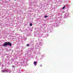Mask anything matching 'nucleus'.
<instances>
[{
	"instance_id": "f257e3e1",
	"label": "nucleus",
	"mask_w": 73,
	"mask_h": 73,
	"mask_svg": "<svg viewBox=\"0 0 73 73\" xmlns=\"http://www.w3.org/2000/svg\"><path fill=\"white\" fill-rule=\"evenodd\" d=\"M7 45H9V46H12V43L10 42H5L3 44V46L4 47L7 46Z\"/></svg>"
},
{
	"instance_id": "f03ea898",
	"label": "nucleus",
	"mask_w": 73,
	"mask_h": 73,
	"mask_svg": "<svg viewBox=\"0 0 73 73\" xmlns=\"http://www.w3.org/2000/svg\"><path fill=\"white\" fill-rule=\"evenodd\" d=\"M36 64H37V62H34V65H35Z\"/></svg>"
},
{
	"instance_id": "7ed1b4c3",
	"label": "nucleus",
	"mask_w": 73,
	"mask_h": 73,
	"mask_svg": "<svg viewBox=\"0 0 73 73\" xmlns=\"http://www.w3.org/2000/svg\"><path fill=\"white\" fill-rule=\"evenodd\" d=\"M5 72H7V70H4L3 71V73Z\"/></svg>"
},
{
	"instance_id": "20e7f679",
	"label": "nucleus",
	"mask_w": 73,
	"mask_h": 73,
	"mask_svg": "<svg viewBox=\"0 0 73 73\" xmlns=\"http://www.w3.org/2000/svg\"><path fill=\"white\" fill-rule=\"evenodd\" d=\"M65 8V6H64V7L62 8V9H64Z\"/></svg>"
},
{
	"instance_id": "39448f33",
	"label": "nucleus",
	"mask_w": 73,
	"mask_h": 73,
	"mask_svg": "<svg viewBox=\"0 0 73 73\" xmlns=\"http://www.w3.org/2000/svg\"><path fill=\"white\" fill-rule=\"evenodd\" d=\"M46 17H48V16L46 15H45L44 16V18H46Z\"/></svg>"
},
{
	"instance_id": "423d86ee",
	"label": "nucleus",
	"mask_w": 73,
	"mask_h": 73,
	"mask_svg": "<svg viewBox=\"0 0 73 73\" xmlns=\"http://www.w3.org/2000/svg\"><path fill=\"white\" fill-rule=\"evenodd\" d=\"M30 26H32V23H31L30 24Z\"/></svg>"
},
{
	"instance_id": "0eeeda50",
	"label": "nucleus",
	"mask_w": 73,
	"mask_h": 73,
	"mask_svg": "<svg viewBox=\"0 0 73 73\" xmlns=\"http://www.w3.org/2000/svg\"><path fill=\"white\" fill-rule=\"evenodd\" d=\"M12 67L13 68H15V66H14V65L12 66Z\"/></svg>"
},
{
	"instance_id": "6e6552de",
	"label": "nucleus",
	"mask_w": 73,
	"mask_h": 73,
	"mask_svg": "<svg viewBox=\"0 0 73 73\" xmlns=\"http://www.w3.org/2000/svg\"><path fill=\"white\" fill-rule=\"evenodd\" d=\"M29 44H27V46H29Z\"/></svg>"
},
{
	"instance_id": "1a4fd4ad",
	"label": "nucleus",
	"mask_w": 73,
	"mask_h": 73,
	"mask_svg": "<svg viewBox=\"0 0 73 73\" xmlns=\"http://www.w3.org/2000/svg\"><path fill=\"white\" fill-rule=\"evenodd\" d=\"M42 66V65H40V66Z\"/></svg>"
},
{
	"instance_id": "9d476101",
	"label": "nucleus",
	"mask_w": 73,
	"mask_h": 73,
	"mask_svg": "<svg viewBox=\"0 0 73 73\" xmlns=\"http://www.w3.org/2000/svg\"><path fill=\"white\" fill-rule=\"evenodd\" d=\"M65 13V11H64L63 12V13Z\"/></svg>"
}]
</instances>
